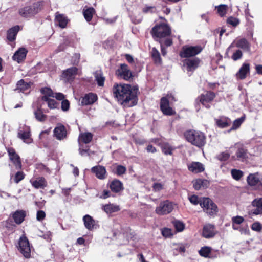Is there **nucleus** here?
Masks as SVG:
<instances>
[{"label":"nucleus","mask_w":262,"mask_h":262,"mask_svg":"<svg viewBox=\"0 0 262 262\" xmlns=\"http://www.w3.org/2000/svg\"><path fill=\"white\" fill-rule=\"evenodd\" d=\"M252 205L255 208L252 210V213L255 215L262 214V198L255 199L252 202Z\"/></svg>","instance_id":"nucleus-21"},{"label":"nucleus","mask_w":262,"mask_h":262,"mask_svg":"<svg viewBox=\"0 0 262 262\" xmlns=\"http://www.w3.org/2000/svg\"><path fill=\"white\" fill-rule=\"evenodd\" d=\"M34 115L36 119L40 122H42L45 121L46 119L47 116L44 115L40 109H37L36 110L34 113Z\"/></svg>","instance_id":"nucleus-41"},{"label":"nucleus","mask_w":262,"mask_h":262,"mask_svg":"<svg viewBox=\"0 0 262 262\" xmlns=\"http://www.w3.org/2000/svg\"><path fill=\"white\" fill-rule=\"evenodd\" d=\"M40 92L44 95H47L51 97L54 96V93H53L52 90L49 88H43L40 90Z\"/></svg>","instance_id":"nucleus-51"},{"label":"nucleus","mask_w":262,"mask_h":262,"mask_svg":"<svg viewBox=\"0 0 262 262\" xmlns=\"http://www.w3.org/2000/svg\"><path fill=\"white\" fill-rule=\"evenodd\" d=\"M31 84L30 82H27L24 79H21L17 82L15 91L24 92L30 88Z\"/></svg>","instance_id":"nucleus-32"},{"label":"nucleus","mask_w":262,"mask_h":262,"mask_svg":"<svg viewBox=\"0 0 262 262\" xmlns=\"http://www.w3.org/2000/svg\"><path fill=\"white\" fill-rule=\"evenodd\" d=\"M27 53V51L26 49L24 48H20L15 53L12 58L14 60L19 63L21 60H24L26 58Z\"/></svg>","instance_id":"nucleus-29"},{"label":"nucleus","mask_w":262,"mask_h":262,"mask_svg":"<svg viewBox=\"0 0 262 262\" xmlns=\"http://www.w3.org/2000/svg\"><path fill=\"white\" fill-rule=\"evenodd\" d=\"M92 172L95 173L96 176L99 179L103 180L105 178L106 169L102 166H96L91 168Z\"/></svg>","instance_id":"nucleus-23"},{"label":"nucleus","mask_w":262,"mask_h":262,"mask_svg":"<svg viewBox=\"0 0 262 262\" xmlns=\"http://www.w3.org/2000/svg\"><path fill=\"white\" fill-rule=\"evenodd\" d=\"M163 186L160 183H155L153 185V189L155 191H159L162 189Z\"/></svg>","instance_id":"nucleus-64"},{"label":"nucleus","mask_w":262,"mask_h":262,"mask_svg":"<svg viewBox=\"0 0 262 262\" xmlns=\"http://www.w3.org/2000/svg\"><path fill=\"white\" fill-rule=\"evenodd\" d=\"M116 74L120 78L125 80H129L133 77V74L126 64H121L120 68L116 71Z\"/></svg>","instance_id":"nucleus-11"},{"label":"nucleus","mask_w":262,"mask_h":262,"mask_svg":"<svg viewBox=\"0 0 262 262\" xmlns=\"http://www.w3.org/2000/svg\"><path fill=\"white\" fill-rule=\"evenodd\" d=\"M93 134L89 132L80 134L79 136V141L88 144L91 142L93 138Z\"/></svg>","instance_id":"nucleus-36"},{"label":"nucleus","mask_w":262,"mask_h":262,"mask_svg":"<svg viewBox=\"0 0 262 262\" xmlns=\"http://www.w3.org/2000/svg\"><path fill=\"white\" fill-rule=\"evenodd\" d=\"M243 53L240 50H237L232 55L231 58L234 61H236L242 58Z\"/></svg>","instance_id":"nucleus-57"},{"label":"nucleus","mask_w":262,"mask_h":262,"mask_svg":"<svg viewBox=\"0 0 262 262\" xmlns=\"http://www.w3.org/2000/svg\"><path fill=\"white\" fill-rule=\"evenodd\" d=\"M159 43L161 45V53L163 56L166 54V50L165 47H169L170 46L172 43V41L171 38H166L165 40H160Z\"/></svg>","instance_id":"nucleus-38"},{"label":"nucleus","mask_w":262,"mask_h":262,"mask_svg":"<svg viewBox=\"0 0 262 262\" xmlns=\"http://www.w3.org/2000/svg\"><path fill=\"white\" fill-rule=\"evenodd\" d=\"M216 125L220 128H226L231 124V120L229 118L225 117H221L220 118L215 119Z\"/></svg>","instance_id":"nucleus-31"},{"label":"nucleus","mask_w":262,"mask_h":262,"mask_svg":"<svg viewBox=\"0 0 262 262\" xmlns=\"http://www.w3.org/2000/svg\"><path fill=\"white\" fill-rule=\"evenodd\" d=\"M201 60L198 58L186 59L184 60V66L187 71H193L198 67Z\"/></svg>","instance_id":"nucleus-14"},{"label":"nucleus","mask_w":262,"mask_h":262,"mask_svg":"<svg viewBox=\"0 0 262 262\" xmlns=\"http://www.w3.org/2000/svg\"><path fill=\"white\" fill-rule=\"evenodd\" d=\"M215 97V94L212 92H207L206 93L202 94L200 97V102L206 108L210 107V103Z\"/></svg>","instance_id":"nucleus-16"},{"label":"nucleus","mask_w":262,"mask_h":262,"mask_svg":"<svg viewBox=\"0 0 262 262\" xmlns=\"http://www.w3.org/2000/svg\"><path fill=\"white\" fill-rule=\"evenodd\" d=\"M201 256L204 257H209V254L211 252V248L209 247L205 246L202 247L199 251Z\"/></svg>","instance_id":"nucleus-43"},{"label":"nucleus","mask_w":262,"mask_h":262,"mask_svg":"<svg viewBox=\"0 0 262 262\" xmlns=\"http://www.w3.org/2000/svg\"><path fill=\"white\" fill-rule=\"evenodd\" d=\"M56 99L59 100H63L64 99V95L61 93H56L54 94V96Z\"/></svg>","instance_id":"nucleus-62"},{"label":"nucleus","mask_w":262,"mask_h":262,"mask_svg":"<svg viewBox=\"0 0 262 262\" xmlns=\"http://www.w3.org/2000/svg\"><path fill=\"white\" fill-rule=\"evenodd\" d=\"M138 89L132 91L130 85L127 84H115L113 87V93L118 101L124 106L132 107L137 104Z\"/></svg>","instance_id":"nucleus-1"},{"label":"nucleus","mask_w":262,"mask_h":262,"mask_svg":"<svg viewBox=\"0 0 262 262\" xmlns=\"http://www.w3.org/2000/svg\"><path fill=\"white\" fill-rule=\"evenodd\" d=\"M261 176L258 173L250 174L247 179L248 184L250 186H255L260 182Z\"/></svg>","instance_id":"nucleus-24"},{"label":"nucleus","mask_w":262,"mask_h":262,"mask_svg":"<svg viewBox=\"0 0 262 262\" xmlns=\"http://www.w3.org/2000/svg\"><path fill=\"white\" fill-rule=\"evenodd\" d=\"M27 212L23 210H16L13 214V218L15 222L17 224H21L26 216Z\"/></svg>","instance_id":"nucleus-27"},{"label":"nucleus","mask_w":262,"mask_h":262,"mask_svg":"<svg viewBox=\"0 0 262 262\" xmlns=\"http://www.w3.org/2000/svg\"><path fill=\"white\" fill-rule=\"evenodd\" d=\"M200 206L203 209L204 211L210 216H215L218 212L217 205L208 198H203Z\"/></svg>","instance_id":"nucleus-4"},{"label":"nucleus","mask_w":262,"mask_h":262,"mask_svg":"<svg viewBox=\"0 0 262 262\" xmlns=\"http://www.w3.org/2000/svg\"><path fill=\"white\" fill-rule=\"evenodd\" d=\"M155 7L154 6H146L143 9V12L145 13H147L148 12H153V9H155Z\"/></svg>","instance_id":"nucleus-63"},{"label":"nucleus","mask_w":262,"mask_h":262,"mask_svg":"<svg viewBox=\"0 0 262 262\" xmlns=\"http://www.w3.org/2000/svg\"><path fill=\"white\" fill-rule=\"evenodd\" d=\"M234 148L237 149L235 155L237 160L243 161L248 157L247 150L243 145L237 143Z\"/></svg>","instance_id":"nucleus-18"},{"label":"nucleus","mask_w":262,"mask_h":262,"mask_svg":"<svg viewBox=\"0 0 262 262\" xmlns=\"http://www.w3.org/2000/svg\"><path fill=\"white\" fill-rule=\"evenodd\" d=\"M230 157V155L226 152H223L217 156V158L221 161H225L227 160Z\"/></svg>","instance_id":"nucleus-55"},{"label":"nucleus","mask_w":262,"mask_h":262,"mask_svg":"<svg viewBox=\"0 0 262 262\" xmlns=\"http://www.w3.org/2000/svg\"><path fill=\"white\" fill-rule=\"evenodd\" d=\"M46 216L45 212L42 210H39L37 212L36 219L38 221L43 220Z\"/></svg>","instance_id":"nucleus-61"},{"label":"nucleus","mask_w":262,"mask_h":262,"mask_svg":"<svg viewBox=\"0 0 262 262\" xmlns=\"http://www.w3.org/2000/svg\"><path fill=\"white\" fill-rule=\"evenodd\" d=\"M249 72L250 64L247 63H244L240 68L238 72L236 73V77L237 79H244Z\"/></svg>","instance_id":"nucleus-20"},{"label":"nucleus","mask_w":262,"mask_h":262,"mask_svg":"<svg viewBox=\"0 0 262 262\" xmlns=\"http://www.w3.org/2000/svg\"><path fill=\"white\" fill-rule=\"evenodd\" d=\"M110 187L111 190L115 193L119 192L124 189L122 183L116 179L114 180L110 183Z\"/></svg>","instance_id":"nucleus-26"},{"label":"nucleus","mask_w":262,"mask_h":262,"mask_svg":"<svg viewBox=\"0 0 262 262\" xmlns=\"http://www.w3.org/2000/svg\"><path fill=\"white\" fill-rule=\"evenodd\" d=\"M42 8V3L38 2L32 5L24 7L19 9V13L23 17H30L37 14Z\"/></svg>","instance_id":"nucleus-5"},{"label":"nucleus","mask_w":262,"mask_h":262,"mask_svg":"<svg viewBox=\"0 0 262 262\" xmlns=\"http://www.w3.org/2000/svg\"><path fill=\"white\" fill-rule=\"evenodd\" d=\"M78 69L76 67H72L68 69L63 72L64 77L68 79H72L75 75L77 74Z\"/></svg>","instance_id":"nucleus-37"},{"label":"nucleus","mask_w":262,"mask_h":262,"mask_svg":"<svg viewBox=\"0 0 262 262\" xmlns=\"http://www.w3.org/2000/svg\"><path fill=\"white\" fill-rule=\"evenodd\" d=\"M214 230H202V235L206 238H211L216 234Z\"/></svg>","instance_id":"nucleus-46"},{"label":"nucleus","mask_w":262,"mask_h":262,"mask_svg":"<svg viewBox=\"0 0 262 262\" xmlns=\"http://www.w3.org/2000/svg\"><path fill=\"white\" fill-rule=\"evenodd\" d=\"M227 21L229 24L233 27H236L239 23V21L237 18L233 17L228 18Z\"/></svg>","instance_id":"nucleus-56"},{"label":"nucleus","mask_w":262,"mask_h":262,"mask_svg":"<svg viewBox=\"0 0 262 262\" xmlns=\"http://www.w3.org/2000/svg\"><path fill=\"white\" fill-rule=\"evenodd\" d=\"M219 14L221 16H223L225 15L227 12V6L226 5H220L216 7Z\"/></svg>","instance_id":"nucleus-50"},{"label":"nucleus","mask_w":262,"mask_h":262,"mask_svg":"<svg viewBox=\"0 0 262 262\" xmlns=\"http://www.w3.org/2000/svg\"><path fill=\"white\" fill-rule=\"evenodd\" d=\"M188 168L189 171L195 173L201 172L204 170L203 165L198 162L191 163L188 165Z\"/></svg>","instance_id":"nucleus-25"},{"label":"nucleus","mask_w":262,"mask_h":262,"mask_svg":"<svg viewBox=\"0 0 262 262\" xmlns=\"http://www.w3.org/2000/svg\"><path fill=\"white\" fill-rule=\"evenodd\" d=\"M151 34L157 41L170 38L169 36L171 33L170 27L164 24L155 26L151 30Z\"/></svg>","instance_id":"nucleus-3"},{"label":"nucleus","mask_w":262,"mask_h":262,"mask_svg":"<svg viewBox=\"0 0 262 262\" xmlns=\"http://www.w3.org/2000/svg\"><path fill=\"white\" fill-rule=\"evenodd\" d=\"M209 186V182L205 179H199L193 181V187L195 190L206 188Z\"/></svg>","instance_id":"nucleus-28"},{"label":"nucleus","mask_w":262,"mask_h":262,"mask_svg":"<svg viewBox=\"0 0 262 262\" xmlns=\"http://www.w3.org/2000/svg\"><path fill=\"white\" fill-rule=\"evenodd\" d=\"M17 137L22 140L26 144H30L33 142L31 138V130L29 126L24 125L20 127L18 130Z\"/></svg>","instance_id":"nucleus-8"},{"label":"nucleus","mask_w":262,"mask_h":262,"mask_svg":"<svg viewBox=\"0 0 262 262\" xmlns=\"http://www.w3.org/2000/svg\"><path fill=\"white\" fill-rule=\"evenodd\" d=\"M245 119V115L242 116L241 118L236 119L235 120L233 123V125L232 127L230 129V130H235L237 128H238L242 124V123L244 121Z\"/></svg>","instance_id":"nucleus-40"},{"label":"nucleus","mask_w":262,"mask_h":262,"mask_svg":"<svg viewBox=\"0 0 262 262\" xmlns=\"http://www.w3.org/2000/svg\"><path fill=\"white\" fill-rule=\"evenodd\" d=\"M231 173L233 179L236 180H239L243 176V172L241 170L235 169H232Z\"/></svg>","instance_id":"nucleus-47"},{"label":"nucleus","mask_w":262,"mask_h":262,"mask_svg":"<svg viewBox=\"0 0 262 262\" xmlns=\"http://www.w3.org/2000/svg\"><path fill=\"white\" fill-rule=\"evenodd\" d=\"M172 224L175 228V229H184L185 224L181 221L177 220H174L172 221Z\"/></svg>","instance_id":"nucleus-49"},{"label":"nucleus","mask_w":262,"mask_h":262,"mask_svg":"<svg viewBox=\"0 0 262 262\" xmlns=\"http://www.w3.org/2000/svg\"><path fill=\"white\" fill-rule=\"evenodd\" d=\"M183 230H161V233L165 238H171L177 233Z\"/></svg>","instance_id":"nucleus-44"},{"label":"nucleus","mask_w":262,"mask_h":262,"mask_svg":"<svg viewBox=\"0 0 262 262\" xmlns=\"http://www.w3.org/2000/svg\"><path fill=\"white\" fill-rule=\"evenodd\" d=\"M202 50L203 48L200 46H185L182 48V49L180 53V56L182 58L193 57L201 53Z\"/></svg>","instance_id":"nucleus-6"},{"label":"nucleus","mask_w":262,"mask_h":262,"mask_svg":"<svg viewBox=\"0 0 262 262\" xmlns=\"http://www.w3.org/2000/svg\"><path fill=\"white\" fill-rule=\"evenodd\" d=\"M161 148L162 152L165 155H171L173 148L172 147L167 143L162 144Z\"/></svg>","instance_id":"nucleus-42"},{"label":"nucleus","mask_w":262,"mask_h":262,"mask_svg":"<svg viewBox=\"0 0 262 262\" xmlns=\"http://www.w3.org/2000/svg\"><path fill=\"white\" fill-rule=\"evenodd\" d=\"M25 177V174L22 171H18L16 173L15 176H14V182L16 183H18L20 181L23 180Z\"/></svg>","instance_id":"nucleus-53"},{"label":"nucleus","mask_w":262,"mask_h":262,"mask_svg":"<svg viewBox=\"0 0 262 262\" xmlns=\"http://www.w3.org/2000/svg\"><path fill=\"white\" fill-rule=\"evenodd\" d=\"M103 209L107 214H111L119 211L120 208L118 205L109 204L104 205Z\"/></svg>","instance_id":"nucleus-35"},{"label":"nucleus","mask_w":262,"mask_h":262,"mask_svg":"<svg viewBox=\"0 0 262 262\" xmlns=\"http://www.w3.org/2000/svg\"><path fill=\"white\" fill-rule=\"evenodd\" d=\"M18 245V249L20 253L25 257L29 258L31 255L30 246L27 238L24 235L20 237Z\"/></svg>","instance_id":"nucleus-9"},{"label":"nucleus","mask_w":262,"mask_h":262,"mask_svg":"<svg viewBox=\"0 0 262 262\" xmlns=\"http://www.w3.org/2000/svg\"><path fill=\"white\" fill-rule=\"evenodd\" d=\"M54 134L57 139L61 140L67 137V132L64 126L60 125L55 128Z\"/></svg>","instance_id":"nucleus-19"},{"label":"nucleus","mask_w":262,"mask_h":262,"mask_svg":"<svg viewBox=\"0 0 262 262\" xmlns=\"http://www.w3.org/2000/svg\"><path fill=\"white\" fill-rule=\"evenodd\" d=\"M98 99L97 95L93 93L85 94L81 98V103L82 105H92Z\"/></svg>","instance_id":"nucleus-17"},{"label":"nucleus","mask_w":262,"mask_h":262,"mask_svg":"<svg viewBox=\"0 0 262 262\" xmlns=\"http://www.w3.org/2000/svg\"><path fill=\"white\" fill-rule=\"evenodd\" d=\"M40 231L38 235L40 237H42L45 239L47 241H50L51 239V233L49 230Z\"/></svg>","instance_id":"nucleus-48"},{"label":"nucleus","mask_w":262,"mask_h":262,"mask_svg":"<svg viewBox=\"0 0 262 262\" xmlns=\"http://www.w3.org/2000/svg\"><path fill=\"white\" fill-rule=\"evenodd\" d=\"M9 158L10 160L14 163L15 168L17 169L21 168V163L19 156L16 154L15 150L12 148H9L7 149Z\"/></svg>","instance_id":"nucleus-15"},{"label":"nucleus","mask_w":262,"mask_h":262,"mask_svg":"<svg viewBox=\"0 0 262 262\" xmlns=\"http://www.w3.org/2000/svg\"><path fill=\"white\" fill-rule=\"evenodd\" d=\"M184 136L188 142L196 147H201L206 144V137L200 131L189 130L185 133Z\"/></svg>","instance_id":"nucleus-2"},{"label":"nucleus","mask_w":262,"mask_h":262,"mask_svg":"<svg viewBox=\"0 0 262 262\" xmlns=\"http://www.w3.org/2000/svg\"><path fill=\"white\" fill-rule=\"evenodd\" d=\"M244 221V218L241 216H236L232 218L233 226L234 227L235 225H239L242 223Z\"/></svg>","instance_id":"nucleus-54"},{"label":"nucleus","mask_w":262,"mask_h":262,"mask_svg":"<svg viewBox=\"0 0 262 262\" xmlns=\"http://www.w3.org/2000/svg\"><path fill=\"white\" fill-rule=\"evenodd\" d=\"M126 169L125 167L122 165H118L116 168V173L117 175L121 176L125 173Z\"/></svg>","instance_id":"nucleus-59"},{"label":"nucleus","mask_w":262,"mask_h":262,"mask_svg":"<svg viewBox=\"0 0 262 262\" xmlns=\"http://www.w3.org/2000/svg\"><path fill=\"white\" fill-rule=\"evenodd\" d=\"M20 29L19 26L17 25L7 31V39L10 41H13L16 39V36Z\"/></svg>","instance_id":"nucleus-30"},{"label":"nucleus","mask_w":262,"mask_h":262,"mask_svg":"<svg viewBox=\"0 0 262 262\" xmlns=\"http://www.w3.org/2000/svg\"><path fill=\"white\" fill-rule=\"evenodd\" d=\"M95 80L99 86H103L105 80L102 72L100 70L96 71L94 73Z\"/></svg>","instance_id":"nucleus-34"},{"label":"nucleus","mask_w":262,"mask_h":262,"mask_svg":"<svg viewBox=\"0 0 262 262\" xmlns=\"http://www.w3.org/2000/svg\"><path fill=\"white\" fill-rule=\"evenodd\" d=\"M174 100V97L171 95H167L166 97L161 99L160 108L163 114L171 116L176 113L175 111L169 106V101Z\"/></svg>","instance_id":"nucleus-7"},{"label":"nucleus","mask_w":262,"mask_h":262,"mask_svg":"<svg viewBox=\"0 0 262 262\" xmlns=\"http://www.w3.org/2000/svg\"><path fill=\"white\" fill-rule=\"evenodd\" d=\"M95 13V9L93 8H88L84 9L83 11V14L85 20L89 22L91 20L93 14Z\"/></svg>","instance_id":"nucleus-39"},{"label":"nucleus","mask_w":262,"mask_h":262,"mask_svg":"<svg viewBox=\"0 0 262 262\" xmlns=\"http://www.w3.org/2000/svg\"><path fill=\"white\" fill-rule=\"evenodd\" d=\"M233 47H236L246 51H249L250 49V43L245 38L237 39L230 45L228 48L227 50H229Z\"/></svg>","instance_id":"nucleus-12"},{"label":"nucleus","mask_w":262,"mask_h":262,"mask_svg":"<svg viewBox=\"0 0 262 262\" xmlns=\"http://www.w3.org/2000/svg\"><path fill=\"white\" fill-rule=\"evenodd\" d=\"M85 227L87 229H96L99 228L98 222L95 220L91 216L86 214L82 218Z\"/></svg>","instance_id":"nucleus-13"},{"label":"nucleus","mask_w":262,"mask_h":262,"mask_svg":"<svg viewBox=\"0 0 262 262\" xmlns=\"http://www.w3.org/2000/svg\"><path fill=\"white\" fill-rule=\"evenodd\" d=\"M48 107L51 109L56 108L58 106V103L56 101L53 99H51V100L47 103Z\"/></svg>","instance_id":"nucleus-60"},{"label":"nucleus","mask_w":262,"mask_h":262,"mask_svg":"<svg viewBox=\"0 0 262 262\" xmlns=\"http://www.w3.org/2000/svg\"><path fill=\"white\" fill-rule=\"evenodd\" d=\"M188 199L190 202L193 205H197L199 204L200 205L202 199V198L199 199L198 196L195 195H191L189 196Z\"/></svg>","instance_id":"nucleus-52"},{"label":"nucleus","mask_w":262,"mask_h":262,"mask_svg":"<svg viewBox=\"0 0 262 262\" xmlns=\"http://www.w3.org/2000/svg\"><path fill=\"white\" fill-rule=\"evenodd\" d=\"M151 53L155 62L156 63H160L161 62V58L159 51L155 48H153Z\"/></svg>","instance_id":"nucleus-45"},{"label":"nucleus","mask_w":262,"mask_h":262,"mask_svg":"<svg viewBox=\"0 0 262 262\" xmlns=\"http://www.w3.org/2000/svg\"><path fill=\"white\" fill-rule=\"evenodd\" d=\"M55 21L57 25H58L61 28H65L68 23V19L67 17L62 14L56 13Z\"/></svg>","instance_id":"nucleus-33"},{"label":"nucleus","mask_w":262,"mask_h":262,"mask_svg":"<svg viewBox=\"0 0 262 262\" xmlns=\"http://www.w3.org/2000/svg\"><path fill=\"white\" fill-rule=\"evenodd\" d=\"M70 107V102L67 99H64L61 102V109L63 111H67L69 110Z\"/></svg>","instance_id":"nucleus-58"},{"label":"nucleus","mask_w":262,"mask_h":262,"mask_svg":"<svg viewBox=\"0 0 262 262\" xmlns=\"http://www.w3.org/2000/svg\"><path fill=\"white\" fill-rule=\"evenodd\" d=\"M32 185L36 189H44L47 186V182L43 177H38L30 180Z\"/></svg>","instance_id":"nucleus-22"},{"label":"nucleus","mask_w":262,"mask_h":262,"mask_svg":"<svg viewBox=\"0 0 262 262\" xmlns=\"http://www.w3.org/2000/svg\"><path fill=\"white\" fill-rule=\"evenodd\" d=\"M173 209L172 203L168 200L161 202L156 209V212L159 215H164L170 213Z\"/></svg>","instance_id":"nucleus-10"}]
</instances>
